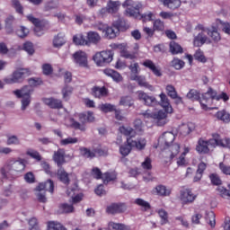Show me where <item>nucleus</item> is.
<instances>
[{"label": "nucleus", "instance_id": "47", "mask_svg": "<svg viewBox=\"0 0 230 230\" xmlns=\"http://www.w3.org/2000/svg\"><path fill=\"white\" fill-rule=\"evenodd\" d=\"M26 155H29L32 159H35V161H37L38 163L42 161V156L40 155V153H39V151L29 149L26 152Z\"/></svg>", "mask_w": 230, "mask_h": 230}, {"label": "nucleus", "instance_id": "53", "mask_svg": "<svg viewBox=\"0 0 230 230\" xmlns=\"http://www.w3.org/2000/svg\"><path fill=\"white\" fill-rule=\"evenodd\" d=\"M118 174L116 172H106L102 175V181L104 184L111 182V181H116Z\"/></svg>", "mask_w": 230, "mask_h": 230}, {"label": "nucleus", "instance_id": "43", "mask_svg": "<svg viewBox=\"0 0 230 230\" xmlns=\"http://www.w3.org/2000/svg\"><path fill=\"white\" fill-rule=\"evenodd\" d=\"M170 52L172 55H179V53H182V47H181V45L175 41H171Z\"/></svg>", "mask_w": 230, "mask_h": 230}, {"label": "nucleus", "instance_id": "28", "mask_svg": "<svg viewBox=\"0 0 230 230\" xmlns=\"http://www.w3.org/2000/svg\"><path fill=\"white\" fill-rule=\"evenodd\" d=\"M103 73L106 75V76L112 78L114 82H121L123 80V76H121L119 73L116 72V70L106 68L103 70Z\"/></svg>", "mask_w": 230, "mask_h": 230}, {"label": "nucleus", "instance_id": "6", "mask_svg": "<svg viewBox=\"0 0 230 230\" xmlns=\"http://www.w3.org/2000/svg\"><path fill=\"white\" fill-rule=\"evenodd\" d=\"M196 34H194L193 46L196 48H200L204 44H210L211 40L208 38L209 35V29L202 24H198L195 27Z\"/></svg>", "mask_w": 230, "mask_h": 230}, {"label": "nucleus", "instance_id": "41", "mask_svg": "<svg viewBox=\"0 0 230 230\" xmlns=\"http://www.w3.org/2000/svg\"><path fill=\"white\" fill-rule=\"evenodd\" d=\"M43 103L45 105H48L50 109H58V100L54 98H43L42 99Z\"/></svg>", "mask_w": 230, "mask_h": 230}, {"label": "nucleus", "instance_id": "29", "mask_svg": "<svg viewBox=\"0 0 230 230\" xmlns=\"http://www.w3.org/2000/svg\"><path fill=\"white\" fill-rule=\"evenodd\" d=\"M164 6H167L171 10H176L181 6V3H187L186 0H162Z\"/></svg>", "mask_w": 230, "mask_h": 230}, {"label": "nucleus", "instance_id": "14", "mask_svg": "<svg viewBox=\"0 0 230 230\" xmlns=\"http://www.w3.org/2000/svg\"><path fill=\"white\" fill-rule=\"evenodd\" d=\"M179 199L182 206L193 204L197 199V194H195L191 189H183L180 190Z\"/></svg>", "mask_w": 230, "mask_h": 230}, {"label": "nucleus", "instance_id": "22", "mask_svg": "<svg viewBox=\"0 0 230 230\" xmlns=\"http://www.w3.org/2000/svg\"><path fill=\"white\" fill-rule=\"evenodd\" d=\"M130 79L137 82L140 87H145L146 89H149V91H152L154 89V86L146 82V77H145V75H131Z\"/></svg>", "mask_w": 230, "mask_h": 230}, {"label": "nucleus", "instance_id": "52", "mask_svg": "<svg viewBox=\"0 0 230 230\" xmlns=\"http://www.w3.org/2000/svg\"><path fill=\"white\" fill-rule=\"evenodd\" d=\"M187 98L189 100H191L192 102H197L200 100V93H199V91L197 90L192 89L187 93Z\"/></svg>", "mask_w": 230, "mask_h": 230}, {"label": "nucleus", "instance_id": "4", "mask_svg": "<svg viewBox=\"0 0 230 230\" xmlns=\"http://www.w3.org/2000/svg\"><path fill=\"white\" fill-rule=\"evenodd\" d=\"M65 115L66 116L65 120V125L66 127H72V128H76L77 130H81L82 132H85V129H86L85 123H87V121L89 123L94 121V113H93L92 111L79 114V121H81L82 124L69 118V114L67 112H66Z\"/></svg>", "mask_w": 230, "mask_h": 230}, {"label": "nucleus", "instance_id": "21", "mask_svg": "<svg viewBox=\"0 0 230 230\" xmlns=\"http://www.w3.org/2000/svg\"><path fill=\"white\" fill-rule=\"evenodd\" d=\"M193 130H195V124L192 122L182 123L179 127V132L181 136H183L184 137L190 136Z\"/></svg>", "mask_w": 230, "mask_h": 230}, {"label": "nucleus", "instance_id": "63", "mask_svg": "<svg viewBox=\"0 0 230 230\" xmlns=\"http://www.w3.org/2000/svg\"><path fill=\"white\" fill-rule=\"evenodd\" d=\"M217 146H223L224 148H229L230 150V138H217Z\"/></svg>", "mask_w": 230, "mask_h": 230}, {"label": "nucleus", "instance_id": "60", "mask_svg": "<svg viewBox=\"0 0 230 230\" xmlns=\"http://www.w3.org/2000/svg\"><path fill=\"white\" fill-rule=\"evenodd\" d=\"M194 58L195 60H198V62H202L203 64L207 62L206 57L204 56V52H202L200 49L196 50L194 54Z\"/></svg>", "mask_w": 230, "mask_h": 230}, {"label": "nucleus", "instance_id": "44", "mask_svg": "<svg viewBox=\"0 0 230 230\" xmlns=\"http://www.w3.org/2000/svg\"><path fill=\"white\" fill-rule=\"evenodd\" d=\"M132 148L134 147L130 144H128V142H127V144L120 146L119 154H121L123 157H127V155L130 154Z\"/></svg>", "mask_w": 230, "mask_h": 230}, {"label": "nucleus", "instance_id": "26", "mask_svg": "<svg viewBox=\"0 0 230 230\" xmlns=\"http://www.w3.org/2000/svg\"><path fill=\"white\" fill-rule=\"evenodd\" d=\"M92 94L94 98H105L109 94V91L104 86H95L92 89Z\"/></svg>", "mask_w": 230, "mask_h": 230}, {"label": "nucleus", "instance_id": "12", "mask_svg": "<svg viewBox=\"0 0 230 230\" xmlns=\"http://www.w3.org/2000/svg\"><path fill=\"white\" fill-rule=\"evenodd\" d=\"M217 138H212L209 140H204L200 138L198 141V145L196 146V150L199 152V154H209V146L211 148H215L217 146Z\"/></svg>", "mask_w": 230, "mask_h": 230}, {"label": "nucleus", "instance_id": "1", "mask_svg": "<svg viewBox=\"0 0 230 230\" xmlns=\"http://www.w3.org/2000/svg\"><path fill=\"white\" fill-rule=\"evenodd\" d=\"M160 101L157 102V105L163 107V110H160L156 112H152V111L147 110L142 115L145 119H155L158 127H164L168 123V114L173 113V108L170 103V99L166 96V93H162L159 94Z\"/></svg>", "mask_w": 230, "mask_h": 230}, {"label": "nucleus", "instance_id": "25", "mask_svg": "<svg viewBox=\"0 0 230 230\" xmlns=\"http://www.w3.org/2000/svg\"><path fill=\"white\" fill-rule=\"evenodd\" d=\"M118 33H119V29H118L116 25H108L104 31V37L105 39H116V37H118Z\"/></svg>", "mask_w": 230, "mask_h": 230}, {"label": "nucleus", "instance_id": "30", "mask_svg": "<svg viewBox=\"0 0 230 230\" xmlns=\"http://www.w3.org/2000/svg\"><path fill=\"white\" fill-rule=\"evenodd\" d=\"M75 91V88L69 84H65L63 88L61 89V94L63 100L65 102H67L69 98H71V95L73 94V92Z\"/></svg>", "mask_w": 230, "mask_h": 230}, {"label": "nucleus", "instance_id": "27", "mask_svg": "<svg viewBox=\"0 0 230 230\" xmlns=\"http://www.w3.org/2000/svg\"><path fill=\"white\" fill-rule=\"evenodd\" d=\"M155 192L160 197H170L172 189L164 185H158L155 188Z\"/></svg>", "mask_w": 230, "mask_h": 230}, {"label": "nucleus", "instance_id": "32", "mask_svg": "<svg viewBox=\"0 0 230 230\" xmlns=\"http://www.w3.org/2000/svg\"><path fill=\"white\" fill-rule=\"evenodd\" d=\"M79 152L80 155L84 157V159H94V157H96V153L94 151H91V149L87 147H80Z\"/></svg>", "mask_w": 230, "mask_h": 230}, {"label": "nucleus", "instance_id": "48", "mask_svg": "<svg viewBox=\"0 0 230 230\" xmlns=\"http://www.w3.org/2000/svg\"><path fill=\"white\" fill-rule=\"evenodd\" d=\"M76 143H78V138L73 137H68L60 140V145L62 146H67V145H76Z\"/></svg>", "mask_w": 230, "mask_h": 230}, {"label": "nucleus", "instance_id": "18", "mask_svg": "<svg viewBox=\"0 0 230 230\" xmlns=\"http://www.w3.org/2000/svg\"><path fill=\"white\" fill-rule=\"evenodd\" d=\"M100 42H102V36L100 35V33L93 31H90L86 33V44L87 46L93 44H100Z\"/></svg>", "mask_w": 230, "mask_h": 230}, {"label": "nucleus", "instance_id": "59", "mask_svg": "<svg viewBox=\"0 0 230 230\" xmlns=\"http://www.w3.org/2000/svg\"><path fill=\"white\" fill-rule=\"evenodd\" d=\"M217 190L223 199H230V189L227 190L225 187L218 186Z\"/></svg>", "mask_w": 230, "mask_h": 230}, {"label": "nucleus", "instance_id": "8", "mask_svg": "<svg viewBox=\"0 0 230 230\" xmlns=\"http://www.w3.org/2000/svg\"><path fill=\"white\" fill-rule=\"evenodd\" d=\"M93 62L98 67H105L114 60V53L111 50H102L97 52L93 57Z\"/></svg>", "mask_w": 230, "mask_h": 230}, {"label": "nucleus", "instance_id": "37", "mask_svg": "<svg viewBox=\"0 0 230 230\" xmlns=\"http://www.w3.org/2000/svg\"><path fill=\"white\" fill-rule=\"evenodd\" d=\"M206 222L210 226V227H215L217 226V219L215 216V212L208 211L206 212Z\"/></svg>", "mask_w": 230, "mask_h": 230}, {"label": "nucleus", "instance_id": "16", "mask_svg": "<svg viewBox=\"0 0 230 230\" xmlns=\"http://www.w3.org/2000/svg\"><path fill=\"white\" fill-rule=\"evenodd\" d=\"M74 62L80 67H87V53L78 50L73 54Z\"/></svg>", "mask_w": 230, "mask_h": 230}, {"label": "nucleus", "instance_id": "40", "mask_svg": "<svg viewBox=\"0 0 230 230\" xmlns=\"http://www.w3.org/2000/svg\"><path fill=\"white\" fill-rule=\"evenodd\" d=\"M156 213H158V216L161 219V226H165V224H168V212L166 210L159 208L158 210H156Z\"/></svg>", "mask_w": 230, "mask_h": 230}, {"label": "nucleus", "instance_id": "39", "mask_svg": "<svg viewBox=\"0 0 230 230\" xmlns=\"http://www.w3.org/2000/svg\"><path fill=\"white\" fill-rule=\"evenodd\" d=\"M73 42L75 43L76 46H87V40L84 34H76L73 37Z\"/></svg>", "mask_w": 230, "mask_h": 230}, {"label": "nucleus", "instance_id": "35", "mask_svg": "<svg viewBox=\"0 0 230 230\" xmlns=\"http://www.w3.org/2000/svg\"><path fill=\"white\" fill-rule=\"evenodd\" d=\"M58 180L62 184H65V186L69 184V173L61 167L59 168Z\"/></svg>", "mask_w": 230, "mask_h": 230}, {"label": "nucleus", "instance_id": "42", "mask_svg": "<svg viewBox=\"0 0 230 230\" xmlns=\"http://www.w3.org/2000/svg\"><path fill=\"white\" fill-rule=\"evenodd\" d=\"M209 37H211L214 42H220L222 37L220 36V32H218V29L217 27H212V30H209Z\"/></svg>", "mask_w": 230, "mask_h": 230}, {"label": "nucleus", "instance_id": "9", "mask_svg": "<svg viewBox=\"0 0 230 230\" xmlns=\"http://www.w3.org/2000/svg\"><path fill=\"white\" fill-rule=\"evenodd\" d=\"M26 19L29 22L33 24L35 35H37V37H42V35H44V31L48 30V22L46 20L35 18L33 14H28Z\"/></svg>", "mask_w": 230, "mask_h": 230}, {"label": "nucleus", "instance_id": "10", "mask_svg": "<svg viewBox=\"0 0 230 230\" xmlns=\"http://www.w3.org/2000/svg\"><path fill=\"white\" fill-rule=\"evenodd\" d=\"M122 7L125 8V15L128 17H137L139 10L143 8V4L140 2H134L132 0H126L122 4Z\"/></svg>", "mask_w": 230, "mask_h": 230}, {"label": "nucleus", "instance_id": "58", "mask_svg": "<svg viewBox=\"0 0 230 230\" xmlns=\"http://www.w3.org/2000/svg\"><path fill=\"white\" fill-rule=\"evenodd\" d=\"M119 133L123 134L124 136H134V129L128 126H121L119 128Z\"/></svg>", "mask_w": 230, "mask_h": 230}, {"label": "nucleus", "instance_id": "3", "mask_svg": "<svg viewBox=\"0 0 230 230\" xmlns=\"http://www.w3.org/2000/svg\"><path fill=\"white\" fill-rule=\"evenodd\" d=\"M219 100L228 102L229 95H227L226 93L217 95V92L209 88L207 93L202 94V97L199 99V103L203 111H209V109H213L211 108L212 103H215V102H219Z\"/></svg>", "mask_w": 230, "mask_h": 230}, {"label": "nucleus", "instance_id": "24", "mask_svg": "<svg viewBox=\"0 0 230 230\" xmlns=\"http://www.w3.org/2000/svg\"><path fill=\"white\" fill-rule=\"evenodd\" d=\"M106 6H107L108 13L114 15V13H116L117 12H119L121 2L110 0L107 3Z\"/></svg>", "mask_w": 230, "mask_h": 230}, {"label": "nucleus", "instance_id": "23", "mask_svg": "<svg viewBox=\"0 0 230 230\" xmlns=\"http://www.w3.org/2000/svg\"><path fill=\"white\" fill-rule=\"evenodd\" d=\"M126 209L127 207L124 204L113 203L107 207L106 211L110 215H116V213H123Z\"/></svg>", "mask_w": 230, "mask_h": 230}, {"label": "nucleus", "instance_id": "13", "mask_svg": "<svg viewBox=\"0 0 230 230\" xmlns=\"http://www.w3.org/2000/svg\"><path fill=\"white\" fill-rule=\"evenodd\" d=\"M180 152L181 146L179 144H171L164 148L162 155L166 161H172V159L179 155Z\"/></svg>", "mask_w": 230, "mask_h": 230}, {"label": "nucleus", "instance_id": "61", "mask_svg": "<svg viewBox=\"0 0 230 230\" xmlns=\"http://www.w3.org/2000/svg\"><path fill=\"white\" fill-rule=\"evenodd\" d=\"M23 50L29 55H33L35 53V49L33 48V43L27 41L23 44Z\"/></svg>", "mask_w": 230, "mask_h": 230}, {"label": "nucleus", "instance_id": "45", "mask_svg": "<svg viewBox=\"0 0 230 230\" xmlns=\"http://www.w3.org/2000/svg\"><path fill=\"white\" fill-rule=\"evenodd\" d=\"M100 111H102V112H115L116 111V106L114 104H111V103H104V104H101L99 106Z\"/></svg>", "mask_w": 230, "mask_h": 230}, {"label": "nucleus", "instance_id": "36", "mask_svg": "<svg viewBox=\"0 0 230 230\" xmlns=\"http://www.w3.org/2000/svg\"><path fill=\"white\" fill-rule=\"evenodd\" d=\"M216 25L221 26L222 31L226 33V35H230V22H224L222 20H216Z\"/></svg>", "mask_w": 230, "mask_h": 230}, {"label": "nucleus", "instance_id": "33", "mask_svg": "<svg viewBox=\"0 0 230 230\" xmlns=\"http://www.w3.org/2000/svg\"><path fill=\"white\" fill-rule=\"evenodd\" d=\"M134 204L141 208L142 211H149L151 209L152 206L150 203L141 198H137L135 199Z\"/></svg>", "mask_w": 230, "mask_h": 230}, {"label": "nucleus", "instance_id": "38", "mask_svg": "<svg viewBox=\"0 0 230 230\" xmlns=\"http://www.w3.org/2000/svg\"><path fill=\"white\" fill-rule=\"evenodd\" d=\"M108 227L113 230H130V226L121 223H114L111 221L108 224Z\"/></svg>", "mask_w": 230, "mask_h": 230}, {"label": "nucleus", "instance_id": "64", "mask_svg": "<svg viewBox=\"0 0 230 230\" xmlns=\"http://www.w3.org/2000/svg\"><path fill=\"white\" fill-rule=\"evenodd\" d=\"M29 226L30 230H40V227L39 226V221L36 217H32L29 220Z\"/></svg>", "mask_w": 230, "mask_h": 230}, {"label": "nucleus", "instance_id": "51", "mask_svg": "<svg viewBox=\"0 0 230 230\" xmlns=\"http://www.w3.org/2000/svg\"><path fill=\"white\" fill-rule=\"evenodd\" d=\"M12 4L17 13H20V15H24V7H22V4H21L19 0H12Z\"/></svg>", "mask_w": 230, "mask_h": 230}, {"label": "nucleus", "instance_id": "62", "mask_svg": "<svg viewBox=\"0 0 230 230\" xmlns=\"http://www.w3.org/2000/svg\"><path fill=\"white\" fill-rule=\"evenodd\" d=\"M73 211H75L73 205L65 203L60 206V213H73Z\"/></svg>", "mask_w": 230, "mask_h": 230}, {"label": "nucleus", "instance_id": "56", "mask_svg": "<svg viewBox=\"0 0 230 230\" xmlns=\"http://www.w3.org/2000/svg\"><path fill=\"white\" fill-rule=\"evenodd\" d=\"M42 73L45 75V76H49L50 75H53V66L51 64L45 63L41 66Z\"/></svg>", "mask_w": 230, "mask_h": 230}, {"label": "nucleus", "instance_id": "15", "mask_svg": "<svg viewBox=\"0 0 230 230\" xmlns=\"http://www.w3.org/2000/svg\"><path fill=\"white\" fill-rule=\"evenodd\" d=\"M137 94L138 96V100L144 102L145 105H147L148 107H154L157 105V99H155V97L149 96L143 91L137 92Z\"/></svg>", "mask_w": 230, "mask_h": 230}, {"label": "nucleus", "instance_id": "55", "mask_svg": "<svg viewBox=\"0 0 230 230\" xmlns=\"http://www.w3.org/2000/svg\"><path fill=\"white\" fill-rule=\"evenodd\" d=\"M66 159H71V156H69V155H66V151H64V149H59L58 164H64V163H66Z\"/></svg>", "mask_w": 230, "mask_h": 230}, {"label": "nucleus", "instance_id": "54", "mask_svg": "<svg viewBox=\"0 0 230 230\" xmlns=\"http://www.w3.org/2000/svg\"><path fill=\"white\" fill-rule=\"evenodd\" d=\"M153 30L155 31H164V22L157 19L153 23Z\"/></svg>", "mask_w": 230, "mask_h": 230}, {"label": "nucleus", "instance_id": "31", "mask_svg": "<svg viewBox=\"0 0 230 230\" xmlns=\"http://www.w3.org/2000/svg\"><path fill=\"white\" fill-rule=\"evenodd\" d=\"M78 187L76 185H74L73 188L66 190V194L68 195V197H71L73 199V202L75 204H76V202H80L82 199H84V195L82 194H77L76 196H75V191H76Z\"/></svg>", "mask_w": 230, "mask_h": 230}, {"label": "nucleus", "instance_id": "46", "mask_svg": "<svg viewBox=\"0 0 230 230\" xmlns=\"http://www.w3.org/2000/svg\"><path fill=\"white\" fill-rule=\"evenodd\" d=\"M119 105L123 107H132L134 105V100L128 95L120 98Z\"/></svg>", "mask_w": 230, "mask_h": 230}, {"label": "nucleus", "instance_id": "2", "mask_svg": "<svg viewBox=\"0 0 230 230\" xmlns=\"http://www.w3.org/2000/svg\"><path fill=\"white\" fill-rule=\"evenodd\" d=\"M29 85H24L21 89L14 90L13 93L16 98H22V111H26V108L31 103V94L33 93V87L42 85L43 82L40 78H30L28 80Z\"/></svg>", "mask_w": 230, "mask_h": 230}, {"label": "nucleus", "instance_id": "57", "mask_svg": "<svg viewBox=\"0 0 230 230\" xmlns=\"http://www.w3.org/2000/svg\"><path fill=\"white\" fill-rule=\"evenodd\" d=\"M165 91L170 98L172 99L177 98V91L175 90V87L173 85L168 84L165 87Z\"/></svg>", "mask_w": 230, "mask_h": 230}, {"label": "nucleus", "instance_id": "50", "mask_svg": "<svg viewBox=\"0 0 230 230\" xmlns=\"http://www.w3.org/2000/svg\"><path fill=\"white\" fill-rule=\"evenodd\" d=\"M171 66L174 67V69L181 70L182 67H184L185 63L182 61V59H179V58H174L172 62Z\"/></svg>", "mask_w": 230, "mask_h": 230}, {"label": "nucleus", "instance_id": "49", "mask_svg": "<svg viewBox=\"0 0 230 230\" xmlns=\"http://www.w3.org/2000/svg\"><path fill=\"white\" fill-rule=\"evenodd\" d=\"M217 119H221L224 123H229L230 121V114L226 111H217Z\"/></svg>", "mask_w": 230, "mask_h": 230}, {"label": "nucleus", "instance_id": "11", "mask_svg": "<svg viewBox=\"0 0 230 230\" xmlns=\"http://www.w3.org/2000/svg\"><path fill=\"white\" fill-rule=\"evenodd\" d=\"M26 78V69L21 68L13 72L12 75H9L4 79V84L12 85L13 84H22Z\"/></svg>", "mask_w": 230, "mask_h": 230}, {"label": "nucleus", "instance_id": "19", "mask_svg": "<svg viewBox=\"0 0 230 230\" xmlns=\"http://www.w3.org/2000/svg\"><path fill=\"white\" fill-rule=\"evenodd\" d=\"M142 66H144V67H147V69H150L155 76H163L161 67L155 66V63H154V61L146 59L142 63Z\"/></svg>", "mask_w": 230, "mask_h": 230}, {"label": "nucleus", "instance_id": "20", "mask_svg": "<svg viewBox=\"0 0 230 230\" xmlns=\"http://www.w3.org/2000/svg\"><path fill=\"white\" fill-rule=\"evenodd\" d=\"M127 143L133 148H137V150H145V147L146 146V139H145V137H138L137 140L127 138Z\"/></svg>", "mask_w": 230, "mask_h": 230}, {"label": "nucleus", "instance_id": "34", "mask_svg": "<svg viewBox=\"0 0 230 230\" xmlns=\"http://www.w3.org/2000/svg\"><path fill=\"white\" fill-rule=\"evenodd\" d=\"M60 77L63 78L65 85H69L73 82V74L67 70H59Z\"/></svg>", "mask_w": 230, "mask_h": 230}, {"label": "nucleus", "instance_id": "5", "mask_svg": "<svg viewBox=\"0 0 230 230\" xmlns=\"http://www.w3.org/2000/svg\"><path fill=\"white\" fill-rule=\"evenodd\" d=\"M26 164L24 160H8L0 169L3 179H8V172H24Z\"/></svg>", "mask_w": 230, "mask_h": 230}, {"label": "nucleus", "instance_id": "7", "mask_svg": "<svg viewBox=\"0 0 230 230\" xmlns=\"http://www.w3.org/2000/svg\"><path fill=\"white\" fill-rule=\"evenodd\" d=\"M36 191H38L36 197L39 202L46 203L48 202L46 191L53 193V191H55V183L51 180H47L45 182H41L36 187Z\"/></svg>", "mask_w": 230, "mask_h": 230}, {"label": "nucleus", "instance_id": "17", "mask_svg": "<svg viewBox=\"0 0 230 230\" xmlns=\"http://www.w3.org/2000/svg\"><path fill=\"white\" fill-rule=\"evenodd\" d=\"M175 140V135L172 132H164L158 139V144L161 146H169L172 145L173 141Z\"/></svg>", "mask_w": 230, "mask_h": 230}]
</instances>
